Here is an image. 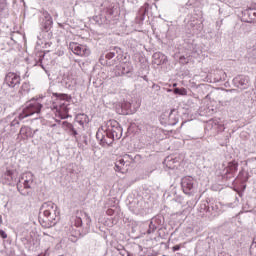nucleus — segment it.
<instances>
[{"label": "nucleus", "instance_id": "26", "mask_svg": "<svg viewBox=\"0 0 256 256\" xmlns=\"http://www.w3.org/2000/svg\"><path fill=\"white\" fill-rule=\"evenodd\" d=\"M22 119H20L19 118V116H18V118H14L13 120H12V122H11V127H16V125H19V121H21Z\"/></svg>", "mask_w": 256, "mask_h": 256}, {"label": "nucleus", "instance_id": "36", "mask_svg": "<svg viewBox=\"0 0 256 256\" xmlns=\"http://www.w3.org/2000/svg\"><path fill=\"white\" fill-rule=\"evenodd\" d=\"M1 133H5V129H3Z\"/></svg>", "mask_w": 256, "mask_h": 256}, {"label": "nucleus", "instance_id": "1", "mask_svg": "<svg viewBox=\"0 0 256 256\" xmlns=\"http://www.w3.org/2000/svg\"><path fill=\"white\" fill-rule=\"evenodd\" d=\"M121 137H123V128L115 120L108 121L96 133V139L100 141V145L103 147H110L113 145V141H118Z\"/></svg>", "mask_w": 256, "mask_h": 256}, {"label": "nucleus", "instance_id": "24", "mask_svg": "<svg viewBox=\"0 0 256 256\" xmlns=\"http://www.w3.org/2000/svg\"><path fill=\"white\" fill-rule=\"evenodd\" d=\"M42 17H43V21L53 20V18L51 17V14H49V12H47V10L42 11Z\"/></svg>", "mask_w": 256, "mask_h": 256}, {"label": "nucleus", "instance_id": "6", "mask_svg": "<svg viewBox=\"0 0 256 256\" xmlns=\"http://www.w3.org/2000/svg\"><path fill=\"white\" fill-rule=\"evenodd\" d=\"M21 84V76L17 75L14 72H9L6 74L3 87H10V89H15Z\"/></svg>", "mask_w": 256, "mask_h": 256}, {"label": "nucleus", "instance_id": "28", "mask_svg": "<svg viewBox=\"0 0 256 256\" xmlns=\"http://www.w3.org/2000/svg\"><path fill=\"white\" fill-rule=\"evenodd\" d=\"M0 237L2 239H7V232H5L4 230H0Z\"/></svg>", "mask_w": 256, "mask_h": 256}, {"label": "nucleus", "instance_id": "21", "mask_svg": "<svg viewBox=\"0 0 256 256\" xmlns=\"http://www.w3.org/2000/svg\"><path fill=\"white\" fill-rule=\"evenodd\" d=\"M239 167V163L232 161L228 163V169L230 171V173H235V171H237Z\"/></svg>", "mask_w": 256, "mask_h": 256}, {"label": "nucleus", "instance_id": "12", "mask_svg": "<svg viewBox=\"0 0 256 256\" xmlns=\"http://www.w3.org/2000/svg\"><path fill=\"white\" fill-rule=\"evenodd\" d=\"M181 185L184 193L187 194L189 191H193V187H195V179L191 176H186L182 179Z\"/></svg>", "mask_w": 256, "mask_h": 256}, {"label": "nucleus", "instance_id": "16", "mask_svg": "<svg viewBox=\"0 0 256 256\" xmlns=\"http://www.w3.org/2000/svg\"><path fill=\"white\" fill-rule=\"evenodd\" d=\"M37 130H35L33 132V129H31V127L29 126H24L20 129V135H22V137H25L26 139H29L31 137H33V135H35V132Z\"/></svg>", "mask_w": 256, "mask_h": 256}, {"label": "nucleus", "instance_id": "9", "mask_svg": "<svg viewBox=\"0 0 256 256\" xmlns=\"http://www.w3.org/2000/svg\"><path fill=\"white\" fill-rule=\"evenodd\" d=\"M250 79L249 76H243V75H239L236 76L233 79V84L235 85V87H238V89H249V83H250Z\"/></svg>", "mask_w": 256, "mask_h": 256}, {"label": "nucleus", "instance_id": "4", "mask_svg": "<svg viewBox=\"0 0 256 256\" xmlns=\"http://www.w3.org/2000/svg\"><path fill=\"white\" fill-rule=\"evenodd\" d=\"M41 109H43L42 103H39L37 100H31L26 104L22 113L19 114V119L31 117V115H35V113L39 115V113H41Z\"/></svg>", "mask_w": 256, "mask_h": 256}, {"label": "nucleus", "instance_id": "25", "mask_svg": "<svg viewBox=\"0 0 256 256\" xmlns=\"http://www.w3.org/2000/svg\"><path fill=\"white\" fill-rule=\"evenodd\" d=\"M74 225L75 227H81L83 225V219L81 217H75L74 218Z\"/></svg>", "mask_w": 256, "mask_h": 256}, {"label": "nucleus", "instance_id": "11", "mask_svg": "<svg viewBox=\"0 0 256 256\" xmlns=\"http://www.w3.org/2000/svg\"><path fill=\"white\" fill-rule=\"evenodd\" d=\"M121 109L123 111V115H131L137 112V109H139V104L135 105L129 101H124L121 104Z\"/></svg>", "mask_w": 256, "mask_h": 256}, {"label": "nucleus", "instance_id": "8", "mask_svg": "<svg viewBox=\"0 0 256 256\" xmlns=\"http://www.w3.org/2000/svg\"><path fill=\"white\" fill-rule=\"evenodd\" d=\"M70 49L74 55H78L79 57H89L91 55V50L87 46L75 42L70 43Z\"/></svg>", "mask_w": 256, "mask_h": 256}, {"label": "nucleus", "instance_id": "32", "mask_svg": "<svg viewBox=\"0 0 256 256\" xmlns=\"http://www.w3.org/2000/svg\"><path fill=\"white\" fill-rule=\"evenodd\" d=\"M221 73L223 75V81H225V77H226L227 74H225V72H221Z\"/></svg>", "mask_w": 256, "mask_h": 256}, {"label": "nucleus", "instance_id": "2", "mask_svg": "<svg viewBox=\"0 0 256 256\" xmlns=\"http://www.w3.org/2000/svg\"><path fill=\"white\" fill-rule=\"evenodd\" d=\"M52 95L56 98L53 100L50 109L54 111V113H56L60 119H67V115L69 114V103H71V96L63 93H53Z\"/></svg>", "mask_w": 256, "mask_h": 256}, {"label": "nucleus", "instance_id": "33", "mask_svg": "<svg viewBox=\"0 0 256 256\" xmlns=\"http://www.w3.org/2000/svg\"><path fill=\"white\" fill-rule=\"evenodd\" d=\"M89 223H91V218L87 217V225H89Z\"/></svg>", "mask_w": 256, "mask_h": 256}, {"label": "nucleus", "instance_id": "23", "mask_svg": "<svg viewBox=\"0 0 256 256\" xmlns=\"http://www.w3.org/2000/svg\"><path fill=\"white\" fill-rule=\"evenodd\" d=\"M174 93H175V95L185 96V95H187V89H185V88H175Z\"/></svg>", "mask_w": 256, "mask_h": 256}, {"label": "nucleus", "instance_id": "34", "mask_svg": "<svg viewBox=\"0 0 256 256\" xmlns=\"http://www.w3.org/2000/svg\"><path fill=\"white\" fill-rule=\"evenodd\" d=\"M0 225H3V217L0 216Z\"/></svg>", "mask_w": 256, "mask_h": 256}, {"label": "nucleus", "instance_id": "19", "mask_svg": "<svg viewBox=\"0 0 256 256\" xmlns=\"http://www.w3.org/2000/svg\"><path fill=\"white\" fill-rule=\"evenodd\" d=\"M14 172L13 170H7L4 174V179H6V183H13V179H14Z\"/></svg>", "mask_w": 256, "mask_h": 256}, {"label": "nucleus", "instance_id": "7", "mask_svg": "<svg viewBox=\"0 0 256 256\" xmlns=\"http://www.w3.org/2000/svg\"><path fill=\"white\" fill-rule=\"evenodd\" d=\"M70 49L74 55H78L79 57H89L91 55V50L87 46L75 42L70 43Z\"/></svg>", "mask_w": 256, "mask_h": 256}, {"label": "nucleus", "instance_id": "20", "mask_svg": "<svg viewBox=\"0 0 256 256\" xmlns=\"http://www.w3.org/2000/svg\"><path fill=\"white\" fill-rule=\"evenodd\" d=\"M42 27L44 31H49L51 27H53V20H43L42 21Z\"/></svg>", "mask_w": 256, "mask_h": 256}, {"label": "nucleus", "instance_id": "27", "mask_svg": "<svg viewBox=\"0 0 256 256\" xmlns=\"http://www.w3.org/2000/svg\"><path fill=\"white\" fill-rule=\"evenodd\" d=\"M105 57H106L107 59H113V57H115V52H108V53L105 55Z\"/></svg>", "mask_w": 256, "mask_h": 256}, {"label": "nucleus", "instance_id": "29", "mask_svg": "<svg viewBox=\"0 0 256 256\" xmlns=\"http://www.w3.org/2000/svg\"><path fill=\"white\" fill-rule=\"evenodd\" d=\"M121 256H129V252H126L125 250L120 251Z\"/></svg>", "mask_w": 256, "mask_h": 256}, {"label": "nucleus", "instance_id": "15", "mask_svg": "<svg viewBox=\"0 0 256 256\" xmlns=\"http://www.w3.org/2000/svg\"><path fill=\"white\" fill-rule=\"evenodd\" d=\"M167 61L165 54L161 52H156L153 54V63L155 65H163Z\"/></svg>", "mask_w": 256, "mask_h": 256}, {"label": "nucleus", "instance_id": "30", "mask_svg": "<svg viewBox=\"0 0 256 256\" xmlns=\"http://www.w3.org/2000/svg\"><path fill=\"white\" fill-rule=\"evenodd\" d=\"M179 249H181V246H179V245H175L173 247V251H179Z\"/></svg>", "mask_w": 256, "mask_h": 256}, {"label": "nucleus", "instance_id": "31", "mask_svg": "<svg viewBox=\"0 0 256 256\" xmlns=\"http://www.w3.org/2000/svg\"><path fill=\"white\" fill-rule=\"evenodd\" d=\"M201 209H203L204 211H208L207 205H205V204L201 205Z\"/></svg>", "mask_w": 256, "mask_h": 256}, {"label": "nucleus", "instance_id": "17", "mask_svg": "<svg viewBox=\"0 0 256 256\" xmlns=\"http://www.w3.org/2000/svg\"><path fill=\"white\" fill-rule=\"evenodd\" d=\"M76 123H79V125H81L83 127V125H85V123H89V117L87 116V114H78L76 116Z\"/></svg>", "mask_w": 256, "mask_h": 256}, {"label": "nucleus", "instance_id": "18", "mask_svg": "<svg viewBox=\"0 0 256 256\" xmlns=\"http://www.w3.org/2000/svg\"><path fill=\"white\" fill-rule=\"evenodd\" d=\"M123 167H125V158H119L115 163V171L121 172L123 171Z\"/></svg>", "mask_w": 256, "mask_h": 256}, {"label": "nucleus", "instance_id": "13", "mask_svg": "<svg viewBox=\"0 0 256 256\" xmlns=\"http://www.w3.org/2000/svg\"><path fill=\"white\" fill-rule=\"evenodd\" d=\"M244 17H248L245 21L246 23H255L256 22V10L253 8H247L243 11Z\"/></svg>", "mask_w": 256, "mask_h": 256}, {"label": "nucleus", "instance_id": "10", "mask_svg": "<svg viewBox=\"0 0 256 256\" xmlns=\"http://www.w3.org/2000/svg\"><path fill=\"white\" fill-rule=\"evenodd\" d=\"M115 76L121 77V75H129L133 71V66L129 63H121L116 66L115 68Z\"/></svg>", "mask_w": 256, "mask_h": 256}, {"label": "nucleus", "instance_id": "35", "mask_svg": "<svg viewBox=\"0 0 256 256\" xmlns=\"http://www.w3.org/2000/svg\"><path fill=\"white\" fill-rule=\"evenodd\" d=\"M173 87H177V84H173Z\"/></svg>", "mask_w": 256, "mask_h": 256}, {"label": "nucleus", "instance_id": "3", "mask_svg": "<svg viewBox=\"0 0 256 256\" xmlns=\"http://www.w3.org/2000/svg\"><path fill=\"white\" fill-rule=\"evenodd\" d=\"M40 215L44 217H39L40 223H45L44 227H53L59 219V210L52 201L44 202L40 207Z\"/></svg>", "mask_w": 256, "mask_h": 256}, {"label": "nucleus", "instance_id": "22", "mask_svg": "<svg viewBox=\"0 0 256 256\" xmlns=\"http://www.w3.org/2000/svg\"><path fill=\"white\" fill-rule=\"evenodd\" d=\"M155 231H157V226L153 223V221H151V222L149 223V228H148V230H147V234H148V235H151V234H153Z\"/></svg>", "mask_w": 256, "mask_h": 256}, {"label": "nucleus", "instance_id": "14", "mask_svg": "<svg viewBox=\"0 0 256 256\" xmlns=\"http://www.w3.org/2000/svg\"><path fill=\"white\" fill-rule=\"evenodd\" d=\"M63 128L69 133V135H72V137H75L77 139V135L79 133L77 132V128H75V125L69 123V122H63Z\"/></svg>", "mask_w": 256, "mask_h": 256}, {"label": "nucleus", "instance_id": "5", "mask_svg": "<svg viewBox=\"0 0 256 256\" xmlns=\"http://www.w3.org/2000/svg\"><path fill=\"white\" fill-rule=\"evenodd\" d=\"M35 181V176H33V173L27 172L22 175L21 179L17 183V189L19 193L21 192V185H23L24 189H31L33 187V183Z\"/></svg>", "mask_w": 256, "mask_h": 256}]
</instances>
